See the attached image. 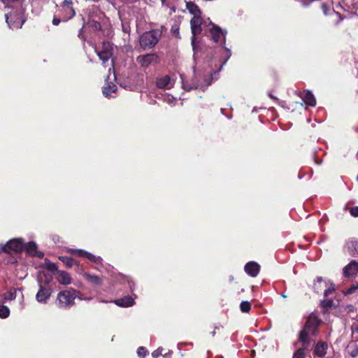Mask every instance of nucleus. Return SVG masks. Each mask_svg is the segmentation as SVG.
<instances>
[{
    "label": "nucleus",
    "instance_id": "nucleus-29",
    "mask_svg": "<svg viewBox=\"0 0 358 358\" xmlns=\"http://www.w3.org/2000/svg\"><path fill=\"white\" fill-rule=\"evenodd\" d=\"M6 7L16 8L17 4L22 5L20 0H2Z\"/></svg>",
    "mask_w": 358,
    "mask_h": 358
},
{
    "label": "nucleus",
    "instance_id": "nucleus-15",
    "mask_svg": "<svg viewBox=\"0 0 358 358\" xmlns=\"http://www.w3.org/2000/svg\"><path fill=\"white\" fill-rule=\"evenodd\" d=\"M345 251L352 257L358 255V241L354 238L348 241L345 245Z\"/></svg>",
    "mask_w": 358,
    "mask_h": 358
},
{
    "label": "nucleus",
    "instance_id": "nucleus-48",
    "mask_svg": "<svg viewBox=\"0 0 358 358\" xmlns=\"http://www.w3.org/2000/svg\"><path fill=\"white\" fill-rule=\"evenodd\" d=\"M281 296H282L283 298H286V297H287V295H285V294H281Z\"/></svg>",
    "mask_w": 358,
    "mask_h": 358
},
{
    "label": "nucleus",
    "instance_id": "nucleus-25",
    "mask_svg": "<svg viewBox=\"0 0 358 358\" xmlns=\"http://www.w3.org/2000/svg\"><path fill=\"white\" fill-rule=\"evenodd\" d=\"M59 259L67 266V267H72L74 265L78 264L77 262L72 259L71 257L62 256L59 257Z\"/></svg>",
    "mask_w": 358,
    "mask_h": 358
},
{
    "label": "nucleus",
    "instance_id": "nucleus-34",
    "mask_svg": "<svg viewBox=\"0 0 358 358\" xmlns=\"http://www.w3.org/2000/svg\"><path fill=\"white\" fill-rule=\"evenodd\" d=\"M87 25L90 27H92L95 31L100 30L101 28V26L100 23L96 22V21H94V20L90 21L87 23Z\"/></svg>",
    "mask_w": 358,
    "mask_h": 358
},
{
    "label": "nucleus",
    "instance_id": "nucleus-41",
    "mask_svg": "<svg viewBox=\"0 0 358 358\" xmlns=\"http://www.w3.org/2000/svg\"><path fill=\"white\" fill-rule=\"evenodd\" d=\"M352 333H357L358 334V324L357 325H352L351 327Z\"/></svg>",
    "mask_w": 358,
    "mask_h": 358
},
{
    "label": "nucleus",
    "instance_id": "nucleus-9",
    "mask_svg": "<svg viewBox=\"0 0 358 358\" xmlns=\"http://www.w3.org/2000/svg\"><path fill=\"white\" fill-rule=\"evenodd\" d=\"M208 27V30L211 34L212 38L214 42H225L227 34L226 31L222 30L220 27L214 24L211 22H209Z\"/></svg>",
    "mask_w": 358,
    "mask_h": 358
},
{
    "label": "nucleus",
    "instance_id": "nucleus-26",
    "mask_svg": "<svg viewBox=\"0 0 358 358\" xmlns=\"http://www.w3.org/2000/svg\"><path fill=\"white\" fill-rule=\"evenodd\" d=\"M27 252L31 255H34L36 251V244L34 242H29L24 247Z\"/></svg>",
    "mask_w": 358,
    "mask_h": 358
},
{
    "label": "nucleus",
    "instance_id": "nucleus-36",
    "mask_svg": "<svg viewBox=\"0 0 358 358\" xmlns=\"http://www.w3.org/2000/svg\"><path fill=\"white\" fill-rule=\"evenodd\" d=\"M321 304L324 308H329L332 306L333 301L331 299H324L321 301Z\"/></svg>",
    "mask_w": 358,
    "mask_h": 358
},
{
    "label": "nucleus",
    "instance_id": "nucleus-42",
    "mask_svg": "<svg viewBox=\"0 0 358 358\" xmlns=\"http://www.w3.org/2000/svg\"><path fill=\"white\" fill-rule=\"evenodd\" d=\"M50 271H57V266L55 264H50L48 267Z\"/></svg>",
    "mask_w": 358,
    "mask_h": 358
},
{
    "label": "nucleus",
    "instance_id": "nucleus-12",
    "mask_svg": "<svg viewBox=\"0 0 358 358\" xmlns=\"http://www.w3.org/2000/svg\"><path fill=\"white\" fill-rule=\"evenodd\" d=\"M136 61L141 66L148 68L150 65L158 62V56L153 53L140 55L137 57Z\"/></svg>",
    "mask_w": 358,
    "mask_h": 358
},
{
    "label": "nucleus",
    "instance_id": "nucleus-24",
    "mask_svg": "<svg viewBox=\"0 0 358 358\" xmlns=\"http://www.w3.org/2000/svg\"><path fill=\"white\" fill-rule=\"evenodd\" d=\"M348 352L352 357L358 356V345L355 343H351L348 346Z\"/></svg>",
    "mask_w": 358,
    "mask_h": 358
},
{
    "label": "nucleus",
    "instance_id": "nucleus-2",
    "mask_svg": "<svg viewBox=\"0 0 358 358\" xmlns=\"http://www.w3.org/2000/svg\"><path fill=\"white\" fill-rule=\"evenodd\" d=\"M228 55L227 59L224 62V63L220 66L219 69L216 71H214L213 73H211L210 78H204L202 82H200L199 77L196 74L195 69H194V78L192 80V84L189 85L187 83H182V86L184 90H191L192 89H200L202 90H206L213 80H217L218 73L222 70L223 65L227 62V59L230 57L231 53L229 49L224 48Z\"/></svg>",
    "mask_w": 358,
    "mask_h": 358
},
{
    "label": "nucleus",
    "instance_id": "nucleus-1",
    "mask_svg": "<svg viewBox=\"0 0 358 358\" xmlns=\"http://www.w3.org/2000/svg\"><path fill=\"white\" fill-rule=\"evenodd\" d=\"M321 320L318 317L312 313L308 317V320L304 325L303 329L299 334V341L302 343L303 348L297 350L293 358H303L305 356L304 350L308 348L312 341V337L315 336L317 334V327L320 325Z\"/></svg>",
    "mask_w": 358,
    "mask_h": 358
},
{
    "label": "nucleus",
    "instance_id": "nucleus-45",
    "mask_svg": "<svg viewBox=\"0 0 358 358\" xmlns=\"http://www.w3.org/2000/svg\"><path fill=\"white\" fill-rule=\"evenodd\" d=\"M34 255H36L37 257H41V258L43 257V254L42 252H38L36 251V253Z\"/></svg>",
    "mask_w": 358,
    "mask_h": 358
},
{
    "label": "nucleus",
    "instance_id": "nucleus-43",
    "mask_svg": "<svg viewBox=\"0 0 358 358\" xmlns=\"http://www.w3.org/2000/svg\"><path fill=\"white\" fill-rule=\"evenodd\" d=\"M128 284L131 290H133V286L134 285V282L131 280H128Z\"/></svg>",
    "mask_w": 358,
    "mask_h": 358
},
{
    "label": "nucleus",
    "instance_id": "nucleus-22",
    "mask_svg": "<svg viewBox=\"0 0 358 358\" xmlns=\"http://www.w3.org/2000/svg\"><path fill=\"white\" fill-rule=\"evenodd\" d=\"M84 277L87 281H89L92 285H99L101 284V280L99 276L96 275H92L89 273H85Z\"/></svg>",
    "mask_w": 358,
    "mask_h": 358
},
{
    "label": "nucleus",
    "instance_id": "nucleus-13",
    "mask_svg": "<svg viewBox=\"0 0 358 358\" xmlns=\"http://www.w3.org/2000/svg\"><path fill=\"white\" fill-rule=\"evenodd\" d=\"M69 252L73 255H76L80 257H85L91 262L95 264H100L101 262V258L99 256H95L92 253H90L87 251L80 249H69Z\"/></svg>",
    "mask_w": 358,
    "mask_h": 358
},
{
    "label": "nucleus",
    "instance_id": "nucleus-16",
    "mask_svg": "<svg viewBox=\"0 0 358 358\" xmlns=\"http://www.w3.org/2000/svg\"><path fill=\"white\" fill-rule=\"evenodd\" d=\"M358 273V262L352 260L347 266L343 268V275L345 277H352Z\"/></svg>",
    "mask_w": 358,
    "mask_h": 358
},
{
    "label": "nucleus",
    "instance_id": "nucleus-11",
    "mask_svg": "<svg viewBox=\"0 0 358 358\" xmlns=\"http://www.w3.org/2000/svg\"><path fill=\"white\" fill-rule=\"evenodd\" d=\"M52 292V291L50 287L40 284L38 291L36 294V299L38 303L45 304L49 300Z\"/></svg>",
    "mask_w": 358,
    "mask_h": 358
},
{
    "label": "nucleus",
    "instance_id": "nucleus-28",
    "mask_svg": "<svg viewBox=\"0 0 358 358\" xmlns=\"http://www.w3.org/2000/svg\"><path fill=\"white\" fill-rule=\"evenodd\" d=\"M97 55H98L100 60L102 61L103 64H106V62H108V59L113 55H111V53H107L106 52H103L102 50L97 52Z\"/></svg>",
    "mask_w": 358,
    "mask_h": 358
},
{
    "label": "nucleus",
    "instance_id": "nucleus-18",
    "mask_svg": "<svg viewBox=\"0 0 358 358\" xmlns=\"http://www.w3.org/2000/svg\"><path fill=\"white\" fill-rule=\"evenodd\" d=\"M55 278L60 285H69L71 284V278L70 275L64 271H57Z\"/></svg>",
    "mask_w": 358,
    "mask_h": 358
},
{
    "label": "nucleus",
    "instance_id": "nucleus-10",
    "mask_svg": "<svg viewBox=\"0 0 358 358\" xmlns=\"http://www.w3.org/2000/svg\"><path fill=\"white\" fill-rule=\"evenodd\" d=\"M329 282L324 281L322 277H317L314 282V289L316 292H320L321 287L324 286L327 288L324 291V295L325 296L330 294H332L335 290L334 285L332 282H329L330 285L328 287Z\"/></svg>",
    "mask_w": 358,
    "mask_h": 358
},
{
    "label": "nucleus",
    "instance_id": "nucleus-14",
    "mask_svg": "<svg viewBox=\"0 0 358 358\" xmlns=\"http://www.w3.org/2000/svg\"><path fill=\"white\" fill-rule=\"evenodd\" d=\"M174 83V80L168 75L157 78L156 80V85L159 89L170 90Z\"/></svg>",
    "mask_w": 358,
    "mask_h": 358
},
{
    "label": "nucleus",
    "instance_id": "nucleus-17",
    "mask_svg": "<svg viewBox=\"0 0 358 358\" xmlns=\"http://www.w3.org/2000/svg\"><path fill=\"white\" fill-rule=\"evenodd\" d=\"M245 271L251 277H256L259 273L260 266L255 262H250L245 266Z\"/></svg>",
    "mask_w": 358,
    "mask_h": 358
},
{
    "label": "nucleus",
    "instance_id": "nucleus-44",
    "mask_svg": "<svg viewBox=\"0 0 358 358\" xmlns=\"http://www.w3.org/2000/svg\"><path fill=\"white\" fill-rule=\"evenodd\" d=\"M354 309H355V308L352 305H349L347 307L348 312H352V311H354Z\"/></svg>",
    "mask_w": 358,
    "mask_h": 358
},
{
    "label": "nucleus",
    "instance_id": "nucleus-19",
    "mask_svg": "<svg viewBox=\"0 0 358 358\" xmlns=\"http://www.w3.org/2000/svg\"><path fill=\"white\" fill-rule=\"evenodd\" d=\"M114 303L120 307H129L134 304V299L130 296H127L114 301Z\"/></svg>",
    "mask_w": 358,
    "mask_h": 358
},
{
    "label": "nucleus",
    "instance_id": "nucleus-51",
    "mask_svg": "<svg viewBox=\"0 0 358 358\" xmlns=\"http://www.w3.org/2000/svg\"><path fill=\"white\" fill-rule=\"evenodd\" d=\"M310 1H311L310 0H308V3H306V6H308V4H310Z\"/></svg>",
    "mask_w": 358,
    "mask_h": 358
},
{
    "label": "nucleus",
    "instance_id": "nucleus-39",
    "mask_svg": "<svg viewBox=\"0 0 358 358\" xmlns=\"http://www.w3.org/2000/svg\"><path fill=\"white\" fill-rule=\"evenodd\" d=\"M358 286L357 285H353L351 287H350L346 293L347 294H352V292H354L357 289Z\"/></svg>",
    "mask_w": 358,
    "mask_h": 358
},
{
    "label": "nucleus",
    "instance_id": "nucleus-55",
    "mask_svg": "<svg viewBox=\"0 0 358 358\" xmlns=\"http://www.w3.org/2000/svg\"><path fill=\"white\" fill-rule=\"evenodd\" d=\"M327 358H329V357H327Z\"/></svg>",
    "mask_w": 358,
    "mask_h": 358
},
{
    "label": "nucleus",
    "instance_id": "nucleus-35",
    "mask_svg": "<svg viewBox=\"0 0 358 358\" xmlns=\"http://www.w3.org/2000/svg\"><path fill=\"white\" fill-rule=\"evenodd\" d=\"M147 353L148 351L144 347H139L137 350V354L139 357H144Z\"/></svg>",
    "mask_w": 358,
    "mask_h": 358
},
{
    "label": "nucleus",
    "instance_id": "nucleus-5",
    "mask_svg": "<svg viewBox=\"0 0 358 358\" xmlns=\"http://www.w3.org/2000/svg\"><path fill=\"white\" fill-rule=\"evenodd\" d=\"M162 36V32L159 29H153L143 33L140 37V45L144 48L154 47Z\"/></svg>",
    "mask_w": 358,
    "mask_h": 358
},
{
    "label": "nucleus",
    "instance_id": "nucleus-23",
    "mask_svg": "<svg viewBox=\"0 0 358 358\" xmlns=\"http://www.w3.org/2000/svg\"><path fill=\"white\" fill-rule=\"evenodd\" d=\"M117 86L113 83H108L106 86L103 87V94L106 97L110 96L112 92H115L117 90Z\"/></svg>",
    "mask_w": 358,
    "mask_h": 358
},
{
    "label": "nucleus",
    "instance_id": "nucleus-50",
    "mask_svg": "<svg viewBox=\"0 0 358 358\" xmlns=\"http://www.w3.org/2000/svg\"><path fill=\"white\" fill-rule=\"evenodd\" d=\"M310 1H311L310 0H308V3H306V6H308V4H310Z\"/></svg>",
    "mask_w": 358,
    "mask_h": 358
},
{
    "label": "nucleus",
    "instance_id": "nucleus-3",
    "mask_svg": "<svg viewBox=\"0 0 358 358\" xmlns=\"http://www.w3.org/2000/svg\"><path fill=\"white\" fill-rule=\"evenodd\" d=\"M76 294L77 291L75 289L60 291L57 295L56 306L61 309H69L75 304Z\"/></svg>",
    "mask_w": 358,
    "mask_h": 358
},
{
    "label": "nucleus",
    "instance_id": "nucleus-53",
    "mask_svg": "<svg viewBox=\"0 0 358 358\" xmlns=\"http://www.w3.org/2000/svg\"><path fill=\"white\" fill-rule=\"evenodd\" d=\"M357 159H358V151H357Z\"/></svg>",
    "mask_w": 358,
    "mask_h": 358
},
{
    "label": "nucleus",
    "instance_id": "nucleus-7",
    "mask_svg": "<svg viewBox=\"0 0 358 358\" xmlns=\"http://www.w3.org/2000/svg\"><path fill=\"white\" fill-rule=\"evenodd\" d=\"M24 247L22 238H13L1 246V250L8 253L18 252L22 250Z\"/></svg>",
    "mask_w": 358,
    "mask_h": 358
},
{
    "label": "nucleus",
    "instance_id": "nucleus-4",
    "mask_svg": "<svg viewBox=\"0 0 358 358\" xmlns=\"http://www.w3.org/2000/svg\"><path fill=\"white\" fill-rule=\"evenodd\" d=\"M24 9L22 6L17 4V6L13 8L12 11L6 14V20L10 28L20 29L22 27L24 22Z\"/></svg>",
    "mask_w": 358,
    "mask_h": 358
},
{
    "label": "nucleus",
    "instance_id": "nucleus-46",
    "mask_svg": "<svg viewBox=\"0 0 358 358\" xmlns=\"http://www.w3.org/2000/svg\"><path fill=\"white\" fill-rule=\"evenodd\" d=\"M79 299H80V300H91L92 298L91 297H86V298L80 297Z\"/></svg>",
    "mask_w": 358,
    "mask_h": 358
},
{
    "label": "nucleus",
    "instance_id": "nucleus-27",
    "mask_svg": "<svg viewBox=\"0 0 358 358\" xmlns=\"http://www.w3.org/2000/svg\"><path fill=\"white\" fill-rule=\"evenodd\" d=\"M17 289H11L9 292L4 294V299L6 301H12L17 297Z\"/></svg>",
    "mask_w": 358,
    "mask_h": 358
},
{
    "label": "nucleus",
    "instance_id": "nucleus-20",
    "mask_svg": "<svg viewBox=\"0 0 358 358\" xmlns=\"http://www.w3.org/2000/svg\"><path fill=\"white\" fill-rule=\"evenodd\" d=\"M302 99L306 105L310 106H315L316 105L315 98L310 91H306L303 93Z\"/></svg>",
    "mask_w": 358,
    "mask_h": 358
},
{
    "label": "nucleus",
    "instance_id": "nucleus-21",
    "mask_svg": "<svg viewBox=\"0 0 358 358\" xmlns=\"http://www.w3.org/2000/svg\"><path fill=\"white\" fill-rule=\"evenodd\" d=\"M327 344L325 342H319L315 348V354L319 357H323L326 354Z\"/></svg>",
    "mask_w": 358,
    "mask_h": 358
},
{
    "label": "nucleus",
    "instance_id": "nucleus-33",
    "mask_svg": "<svg viewBox=\"0 0 358 358\" xmlns=\"http://www.w3.org/2000/svg\"><path fill=\"white\" fill-rule=\"evenodd\" d=\"M187 8L189 9V12L194 15H196V14L199 13L198 6L194 3H188Z\"/></svg>",
    "mask_w": 358,
    "mask_h": 358
},
{
    "label": "nucleus",
    "instance_id": "nucleus-30",
    "mask_svg": "<svg viewBox=\"0 0 358 358\" xmlns=\"http://www.w3.org/2000/svg\"><path fill=\"white\" fill-rule=\"evenodd\" d=\"M10 315V310L8 307L0 305V317L1 318H6Z\"/></svg>",
    "mask_w": 358,
    "mask_h": 358
},
{
    "label": "nucleus",
    "instance_id": "nucleus-54",
    "mask_svg": "<svg viewBox=\"0 0 358 358\" xmlns=\"http://www.w3.org/2000/svg\"><path fill=\"white\" fill-rule=\"evenodd\" d=\"M162 1L163 3L165 1V0H162Z\"/></svg>",
    "mask_w": 358,
    "mask_h": 358
},
{
    "label": "nucleus",
    "instance_id": "nucleus-8",
    "mask_svg": "<svg viewBox=\"0 0 358 358\" xmlns=\"http://www.w3.org/2000/svg\"><path fill=\"white\" fill-rule=\"evenodd\" d=\"M59 9L62 12V18L64 21L71 19L76 15L71 0H63L62 3L59 6Z\"/></svg>",
    "mask_w": 358,
    "mask_h": 358
},
{
    "label": "nucleus",
    "instance_id": "nucleus-49",
    "mask_svg": "<svg viewBox=\"0 0 358 358\" xmlns=\"http://www.w3.org/2000/svg\"><path fill=\"white\" fill-rule=\"evenodd\" d=\"M315 162L317 164H320L322 163L321 161H315Z\"/></svg>",
    "mask_w": 358,
    "mask_h": 358
},
{
    "label": "nucleus",
    "instance_id": "nucleus-32",
    "mask_svg": "<svg viewBox=\"0 0 358 358\" xmlns=\"http://www.w3.org/2000/svg\"><path fill=\"white\" fill-rule=\"evenodd\" d=\"M113 45L109 42H103L102 45V51L113 55Z\"/></svg>",
    "mask_w": 358,
    "mask_h": 358
},
{
    "label": "nucleus",
    "instance_id": "nucleus-38",
    "mask_svg": "<svg viewBox=\"0 0 358 358\" xmlns=\"http://www.w3.org/2000/svg\"><path fill=\"white\" fill-rule=\"evenodd\" d=\"M350 213L353 217H358V206H355L350 208Z\"/></svg>",
    "mask_w": 358,
    "mask_h": 358
},
{
    "label": "nucleus",
    "instance_id": "nucleus-37",
    "mask_svg": "<svg viewBox=\"0 0 358 358\" xmlns=\"http://www.w3.org/2000/svg\"><path fill=\"white\" fill-rule=\"evenodd\" d=\"M163 350L164 349L162 348H158L157 350L153 351L152 352V357L153 358H157L158 357H159L162 354Z\"/></svg>",
    "mask_w": 358,
    "mask_h": 358
},
{
    "label": "nucleus",
    "instance_id": "nucleus-6",
    "mask_svg": "<svg viewBox=\"0 0 358 358\" xmlns=\"http://www.w3.org/2000/svg\"><path fill=\"white\" fill-rule=\"evenodd\" d=\"M190 24H191V30H192V49L195 54L196 51V45L195 36L201 32V31H202L201 26L203 25V22L199 16L194 15L190 21Z\"/></svg>",
    "mask_w": 358,
    "mask_h": 358
},
{
    "label": "nucleus",
    "instance_id": "nucleus-31",
    "mask_svg": "<svg viewBox=\"0 0 358 358\" xmlns=\"http://www.w3.org/2000/svg\"><path fill=\"white\" fill-rule=\"evenodd\" d=\"M250 308L251 304L248 301H243L240 304V309L243 313H248Z\"/></svg>",
    "mask_w": 358,
    "mask_h": 358
},
{
    "label": "nucleus",
    "instance_id": "nucleus-40",
    "mask_svg": "<svg viewBox=\"0 0 358 358\" xmlns=\"http://www.w3.org/2000/svg\"><path fill=\"white\" fill-rule=\"evenodd\" d=\"M60 21H61L60 19L55 17L52 20V24L54 25L57 26L59 24Z\"/></svg>",
    "mask_w": 358,
    "mask_h": 358
},
{
    "label": "nucleus",
    "instance_id": "nucleus-52",
    "mask_svg": "<svg viewBox=\"0 0 358 358\" xmlns=\"http://www.w3.org/2000/svg\"><path fill=\"white\" fill-rule=\"evenodd\" d=\"M310 1H311L310 0H308V3H306V6H308V4H310Z\"/></svg>",
    "mask_w": 358,
    "mask_h": 358
},
{
    "label": "nucleus",
    "instance_id": "nucleus-47",
    "mask_svg": "<svg viewBox=\"0 0 358 358\" xmlns=\"http://www.w3.org/2000/svg\"><path fill=\"white\" fill-rule=\"evenodd\" d=\"M210 334H211V335L213 336H215V330L213 331Z\"/></svg>",
    "mask_w": 358,
    "mask_h": 358
}]
</instances>
